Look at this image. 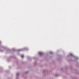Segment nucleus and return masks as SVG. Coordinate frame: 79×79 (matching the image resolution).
I'll list each match as a JSON object with an SVG mask.
<instances>
[{"mask_svg":"<svg viewBox=\"0 0 79 79\" xmlns=\"http://www.w3.org/2000/svg\"><path fill=\"white\" fill-rule=\"evenodd\" d=\"M24 57V56L23 55H22L21 56V58H23Z\"/></svg>","mask_w":79,"mask_h":79,"instance_id":"nucleus-2","label":"nucleus"},{"mask_svg":"<svg viewBox=\"0 0 79 79\" xmlns=\"http://www.w3.org/2000/svg\"><path fill=\"white\" fill-rule=\"evenodd\" d=\"M20 50H19V51H20Z\"/></svg>","mask_w":79,"mask_h":79,"instance_id":"nucleus-5","label":"nucleus"},{"mask_svg":"<svg viewBox=\"0 0 79 79\" xmlns=\"http://www.w3.org/2000/svg\"><path fill=\"white\" fill-rule=\"evenodd\" d=\"M19 74V73H17V76H18V75Z\"/></svg>","mask_w":79,"mask_h":79,"instance_id":"nucleus-4","label":"nucleus"},{"mask_svg":"<svg viewBox=\"0 0 79 79\" xmlns=\"http://www.w3.org/2000/svg\"><path fill=\"white\" fill-rule=\"evenodd\" d=\"M38 54L40 55V56H41L42 55H43V53L42 52H39L38 53Z\"/></svg>","mask_w":79,"mask_h":79,"instance_id":"nucleus-1","label":"nucleus"},{"mask_svg":"<svg viewBox=\"0 0 79 79\" xmlns=\"http://www.w3.org/2000/svg\"><path fill=\"white\" fill-rule=\"evenodd\" d=\"M50 54H52V52H50Z\"/></svg>","mask_w":79,"mask_h":79,"instance_id":"nucleus-3","label":"nucleus"}]
</instances>
